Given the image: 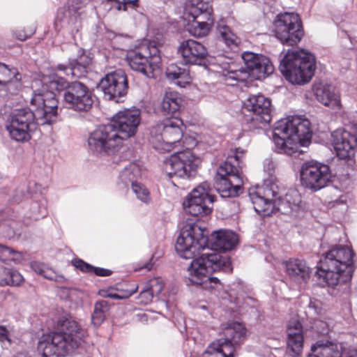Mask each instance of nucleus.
<instances>
[{
  "mask_svg": "<svg viewBox=\"0 0 357 357\" xmlns=\"http://www.w3.org/2000/svg\"><path fill=\"white\" fill-rule=\"evenodd\" d=\"M209 231L197 222H189L181 229L175 244L178 255L185 259H192L188 267V276L185 278L188 286H196L215 293L223 288V284L213 273H231V261L224 252L233 250L238 242L237 234L229 229Z\"/></svg>",
  "mask_w": 357,
  "mask_h": 357,
  "instance_id": "obj_1",
  "label": "nucleus"
},
{
  "mask_svg": "<svg viewBox=\"0 0 357 357\" xmlns=\"http://www.w3.org/2000/svg\"><path fill=\"white\" fill-rule=\"evenodd\" d=\"M31 105L32 109H16L7 119L6 129L15 142H27L37 126L52 125L56 121L57 101L52 93L33 94Z\"/></svg>",
  "mask_w": 357,
  "mask_h": 357,
  "instance_id": "obj_2",
  "label": "nucleus"
},
{
  "mask_svg": "<svg viewBox=\"0 0 357 357\" xmlns=\"http://www.w3.org/2000/svg\"><path fill=\"white\" fill-rule=\"evenodd\" d=\"M354 252L347 246L336 245L324 254L317 264L316 275L328 293L337 296L349 287L353 273Z\"/></svg>",
  "mask_w": 357,
  "mask_h": 357,
  "instance_id": "obj_3",
  "label": "nucleus"
},
{
  "mask_svg": "<svg viewBox=\"0 0 357 357\" xmlns=\"http://www.w3.org/2000/svg\"><path fill=\"white\" fill-rule=\"evenodd\" d=\"M56 329L40 338L38 349L42 357H65L78 349L87 336L76 321L67 318L58 321Z\"/></svg>",
  "mask_w": 357,
  "mask_h": 357,
  "instance_id": "obj_4",
  "label": "nucleus"
},
{
  "mask_svg": "<svg viewBox=\"0 0 357 357\" xmlns=\"http://www.w3.org/2000/svg\"><path fill=\"white\" fill-rule=\"evenodd\" d=\"M310 123L298 116H290L277 121L272 132L275 151L278 153L292 155L299 144L307 146L311 142Z\"/></svg>",
  "mask_w": 357,
  "mask_h": 357,
  "instance_id": "obj_5",
  "label": "nucleus"
},
{
  "mask_svg": "<svg viewBox=\"0 0 357 357\" xmlns=\"http://www.w3.org/2000/svg\"><path fill=\"white\" fill-rule=\"evenodd\" d=\"M273 186L250 189L249 197L255 212L262 218L271 215L275 211L282 214L293 215L300 208L301 197L297 191H291L283 198H277Z\"/></svg>",
  "mask_w": 357,
  "mask_h": 357,
  "instance_id": "obj_6",
  "label": "nucleus"
},
{
  "mask_svg": "<svg viewBox=\"0 0 357 357\" xmlns=\"http://www.w3.org/2000/svg\"><path fill=\"white\" fill-rule=\"evenodd\" d=\"M315 69V56L304 50H288L279 65V70L285 79L295 85H304L310 82Z\"/></svg>",
  "mask_w": 357,
  "mask_h": 357,
  "instance_id": "obj_7",
  "label": "nucleus"
},
{
  "mask_svg": "<svg viewBox=\"0 0 357 357\" xmlns=\"http://www.w3.org/2000/svg\"><path fill=\"white\" fill-rule=\"evenodd\" d=\"M126 60L131 69L146 77L154 78L161 73L162 59L155 41L145 40L139 47L128 51Z\"/></svg>",
  "mask_w": 357,
  "mask_h": 357,
  "instance_id": "obj_8",
  "label": "nucleus"
},
{
  "mask_svg": "<svg viewBox=\"0 0 357 357\" xmlns=\"http://www.w3.org/2000/svg\"><path fill=\"white\" fill-rule=\"evenodd\" d=\"M273 111L269 98L261 94L250 96L243 104L242 123L249 130L262 129L271 121Z\"/></svg>",
  "mask_w": 357,
  "mask_h": 357,
  "instance_id": "obj_9",
  "label": "nucleus"
},
{
  "mask_svg": "<svg viewBox=\"0 0 357 357\" xmlns=\"http://www.w3.org/2000/svg\"><path fill=\"white\" fill-rule=\"evenodd\" d=\"M273 25L275 38L284 45H296L304 36L302 21L296 13L278 14L274 20Z\"/></svg>",
  "mask_w": 357,
  "mask_h": 357,
  "instance_id": "obj_10",
  "label": "nucleus"
},
{
  "mask_svg": "<svg viewBox=\"0 0 357 357\" xmlns=\"http://www.w3.org/2000/svg\"><path fill=\"white\" fill-rule=\"evenodd\" d=\"M299 173L301 185L312 192L324 188L332 181L330 167L314 160L303 162Z\"/></svg>",
  "mask_w": 357,
  "mask_h": 357,
  "instance_id": "obj_11",
  "label": "nucleus"
},
{
  "mask_svg": "<svg viewBox=\"0 0 357 357\" xmlns=\"http://www.w3.org/2000/svg\"><path fill=\"white\" fill-rule=\"evenodd\" d=\"M70 86L61 99L63 107L77 113L89 112L97 99L93 89L79 80Z\"/></svg>",
  "mask_w": 357,
  "mask_h": 357,
  "instance_id": "obj_12",
  "label": "nucleus"
},
{
  "mask_svg": "<svg viewBox=\"0 0 357 357\" xmlns=\"http://www.w3.org/2000/svg\"><path fill=\"white\" fill-rule=\"evenodd\" d=\"M199 162V158L187 149L172 154L165 160V165L169 178L190 180L197 174Z\"/></svg>",
  "mask_w": 357,
  "mask_h": 357,
  "instance_id": "obj_13",
  "label": "nucleus"
},
{
  "mask_svg": "<svg viewBox=\"0 0 357 357\" xmlns=\"http://www.w3.org/2000/svg\"><path fill=\"white\" fill-rule=\"evenodd\" d=\"M238 169L225 161L220 165L214 177V188L222 198L238 197L242 192Z\"/></svg>",
  "mask_w": 357,
  "mask_h": 357,
  "instance_id": "obj_14",
  "label": "nucleus"
},
{
  "mask_svg": "<svg viewBox=\"0 0 357 357\" xmlns=\"http://www.w3.org/2000/svg\"><path fill=\"white\" fill-rule=\"evenodd\" d=\"M116 137L117 134L108 123L99 126L88 137L89 151L96 155L115 154L121 146Z\"/></svg>",
  "mask_w": 357,
  "mask_h": 357,
  "instance_id": "obj_15",
  "label": "nucleus"
},
{
  "mask_svg": "<svg viewBox=\"0 0 357 357\" xmlns=\"http://www.w3.org/2000/svg\"><path fill=\"white\" fill-rule=\"evenodd\" d=\"M97 89L102 92L105 99L115 102H122L128 90L127 75L122 69L107 73L100 79Z\"/></svg>",
  "mask_w": 357,
  "mask_h": 357,
  "instance_id": "obj_16",
  "label": "nucleus"
},
{
  "mask_svg": "<svg viewBox=\"0 0 357 357\" xmlns=\"http://www.w3.org/2000/svg\"><path fill=\"white\" fill-rule=\"evenodd\" d=\"M141 112L139 109H125L119 111L112 116L109 126L117 134L119 142L122 144L123 140H126L135 135L141 121Z\"/></svg>",
  "mask_w": 357,
  "mask_h": 357,
  "instance_id": "obj_17",
  "label": "nucleus"
},
{
  "mask_svg": "<svg viewBox=\"0 0 357 357\" xmlns=\"http://www.w3.org/2000/svg\"><path fill=\"white\" fill-rule=\"evenodd\" d=\"M215 197L210 195L204 185L194 188L183 202L185 212L192 216H203L212 211L210 206L215 201Z\"/></svg>",
  "mask_w": 357,
  "mask_h": 357,
  "instance_id": "obj_18",
  "label": "nucleus"
},
{
  "mask_svg": "<svg viewBox=\"0 0 357 357\" xmlns=\"http://www.w3.org/2000/svg\"><path fill=\"white\" fill-rule=\"evenodd\" d=\"M185 64L207 67L209 54L207 48L201 43L188 39L182 41L177 50Z\"/></svg>",
  "mask_w": 357,
  "mask_h": 357,
  "instance_id": "obj_19",
  "label": "nucleus"
},
{
  "mask_svg": "<svg viewBox=\"0 0 357 357\" xmlns=\"http://www.w3.org/2000/svg\"><path fill=\"white\" fill-rule=\"evenodd\" d=\"M356 133L351 134L342 128L331 133V141L337 156L341 160H351L355 155L357 147V123L354 125Z\"/></svg>",
  "mask_w": 357,
  "mask_h": 357,
  "instance_id": "obj_20",
  "label": "nucleus"
},
{
  "mask_svg": "<svg viewBox=\"0 0 357 357\" xmlns=\"http://www.w3.org/2000/svg\"><path fill=\"white\" fill-rule=\"evenodd\" d=\"M242 59L245 70L250 77L255 79H261L272 74L274 67L269 59L264 55L252 52H244Z\"/></svg>",
  "mask_w": 357,
  "mask_h": 357,
  "instance_id": "obj_21",
  "label": "nucleus"
},
{
  "mask_svg": "<svg viewBox=\"0 0 357 357\" xmlns=\"http://www.w3.org/2000/svg\"><path fill=\"white\" fill-rule=\"evenodd\" d=\"M22 74L17 68L0 62L1 96L17 95L22 89Z\"/></svg>",
  "mask_w": 357,
  "mask_h": 357,
  "instance_id": "obj_22",
  "label": "nucleus"
},
{
  "mask_svg": "<svg viewBox=\"0 0 357 357\" xmlns=\"http://www.w3.org/2000/svg\"><path fill=\"white\" fill-rule=\"evenodd\" d=\"M221 334L224 337L218 340L212 344L220 345V349H223V346H231L233 349V357L235 354V345L243 342L247 337V331L243 324L229 321L221 326Z\"/></svg>",
  "mask_w": 357,
  "mask_h": 357,
  "instance_id": "obj_23",
  "label": "nucleus"
},
{
  "mask_svg": "<svg viewBox=\"0 0 357 357\" xmlns=\"http://www.w3.org/2000/svg\"><path fill=\"white\" fill-rule=\"evenodd\" d=\"M287 354L291 357L301 356L303 349V331L301 323L297 319H291L287 327Z\"/></svg>",
  "mask_w": 357,
  "mask_h": 357,
  "instance_id": "obj_24",
  "label": "nucleus"
},
{
  "mask_svg": "<svg viewBox=\"0 0 357 357\" xmlns=\"http://www.w3.org/2000/svg\"><path fill=\"white\" fill-rule=\"evenodd\" d=\"M183 15L186 20H210L214 19L212 3L208 0H186Z\"/></svg>",
  "mask_w": 357,
  "mask_h": 357,
  "instance_id": "obj_25",
  "label": "nucleus"
},
{
  "mask_svg": "<svg viewBox=\"0 0 357 357\" xmlns=\"http://www.w3.org/2000/svg\"><path fill=\"white\" fill-rule=\"evenodd\" d=\"M47 201L40 193H35L31 197L29 207L23 218V222L30 225L34 222L45 218L47 214Z\"/></svg>",
  "mask_w": 357,
  "mask_h": 357,
  "instance_id": "obj_26",
  "label": "nucleus"
},
{
  "mask_svg": "<svg viewBox=\"0 0 357 357\" xmlns=\"http://www.w3.org/2000/svg\"><path fill=\"white\" fill-rule=\"evenodd\" d=\"M284 264L287 275L295 283L302 284L309 280L312 270L305 260L289 259Z\"/></svg>",
  "mask_w": 357,
  "mask_h": 357,
  "instance_id": "obj_27",
  "label": "nucleus"
},
{
  "mask_svg": "<svg viewBox=\"0 0 357 357\" xmlns=\"http://www.w3.org/2000/svg\"><path fill=\"white\" fill-rule=\"evenodd\" d=\"M313 90L318 102L333 109L340 108V97L333 85L323 83L315 84Z\"/></svg>",
  "mask_w": 357,
  "mask_h": 357,
  "instance_id": "obj_28",
  "label": "nucleus"
},
{
  "mask_svg": "<svg viewBox=\"0 0 357 357\" xmlns=\"http://www.w3.org/2000/svg\"><path fill=\"white\" fill-rule=\"evenodd\" d=\"M307 357H357V350L351 351L349 354H342L337 344L319 340L311 347Z\"/></svg>",
  "mask_w": 357,
  "mask_h": 357,
  "instance_id": "obj_29",
  "label": "nucleus"
},
{
  "mask_svg": "<svg viewBox=\"0 0 357 357\" xmlns=\"http://www.w3.org/2000/svg\"><path fill=\"white\" fill-rule=\"evenodd\" d=\"M141 176V167L135 162L126 165L121 172L116 183L117 190L122 194L129 190L130 185L132 188L135 180Z\"/></svg>",
  "mask_w": 357,
  "mask_h": 357,
  "instance_id": "obj_30",
  "label": "nucleus"
},
{
  "mask_svg": "<svg viewBox=\"0 0 357 357\" xmlns=\"http://www.w3.org/2000/svg\"><path fill=\"white\" fill-rule=\"evenodd\" d=\"M182 98L175 91L166 92L160 103V112L166 118H181Z\"/></svg>",
  "mask_w": 357,
  "mask_h": 357,
  "instance_id": "obj_31",
  "label": "nucleus"
},
{
  "mask_svg": "<svg viewBox=\"0 0 357 357\" xmlns=\"http://www.w3.org/2000/svg\"><path fill=\"white\" fill-rule=\"evenodd\" d=\"M187 65L185 63L181 66L176 63L169 64L165 70L167 79L180 87H185L186 85L190 84L192 79Z\"/></svg>",
  "mask_w": 357,
  "mask_h": 357,
  "instance_id": "obj_32",
  "label": "nucleus"
},
{
  "mask_svg": "<svg viewBox=\"0 0 357 357\" xmlns=\"http://www.w3.org/2000/svg\"><path fill=\"white\" fill-rule=\"evenodd\" d=\"M68 59L73 70L75 73V77L77 78L86 75L93 60L90 52L82 47H78L76 54L70 56Z\"/></svg>",
  "mask_w": 357,
  "mask_h": 357,
  "instance_id": "obj_33",
  "label": "nucleus"
},
{
  "mask_svg": "<svg viewBox=\"0 0 357 357\" xmlns=\"http://www.w3.org/2000/svg\"><path fill=\"white\" fill-rule=\"evenodd\" d=\"M231 303L235 308L231 307L230 312H261L259 301L254 296L244 294L236 296Z\"/></svg>",
  "mask_w": 357,
  "mask_h": 357,
  "instance_id": "obj_34",
  "label": "nucleus"
},
{
  "mask_svg": "<svg viewBox=\"0 0 357 357\" xmlns=\"http://www.w3.org/2000/svg\"><path fill=\"white\" fill-rule=\"evenodd\" d=\"M166 127L163 135V140L168 144H176L183 137L181 118H166Z\"/></svg>",
  "mask_w": 357,
  "mask_h": 357,
  "instance_id": "obj_35",
  "label": "nucleus"
},
{
  "mask_svg": "<svg viewBox=\"0 0 357 357\" xmlns=\"http://www.w3.org/2000/svg\"><path fill=\"white\" fill-rule=\"evenodd\" d=\"M24 281L22 275L16 270L0 266V286H20Z\"/></svg>",
  "mask_w": 357,
  "mask_h": 357,
  "instance_id": "obj_36",
  "label": "nucleus"
},
{
  "mask_svg": "<svg viewBox=\"0 0 357 357\" xmlns=\"http://www.w3.org/2000/svg\"><path fill=\"white\" fill-rule=\"evenodd\" d=\"M188 31L195 37H204L208 35L214 25V19L210 20H187Z\"/></svg>",
  "mask_w": 357,
  "mask_h": 357,
  "instance_id": "obj_37",
  "label": "nucleus"
},
{
  "mask_svg": "<svg viewBox=\"0 0 357 357\" xmlns=\"http://www.w3.org/2000/svg\"><path fill=\"white\" fill-rule=\"evenodd\" d=\"M71 84H74V81L69 82L66 78L63 77L58 76L56 75H54L50 77V80L48 82V88L51 91H43L41 93H45L46 92H50L54 94V98H56V94L52 91V90L56 91L59 93H61V97L67 92L68 89H70V86ZM40 93V92L37 94ZM34 94H36V93ZM57 100L56 98H55ZM58 102V100H56Z\"/></svg>",
  "mask_w": 357,
  "mask_h": 357,
  "instance_id": "obj_38",
  "label": "nucleus"
},
{
  "mask_svg": "<svg viewBox=\"0 0 357 357\" xmlns=\"http://www.w3.org/2000/svg\"><path fill=\"white\" fill-rule=\"evenodd\" d=\"M216 29L219 33V37L227 47L236 45V36L234 34L230 28L226 24L225 20L223 17H221L218 22H217Z\"/></svg>",
  "mask_w": 357,
  "mask_h": 357,
  "instance_id": "obj_39",
  "label": "nucleus"
},
{
  "mask_svg": "<svg viewBox=\"0 0 357 357\" xmlns=\"http://www.w3.org/2000/svg\"><path fill=\"white\" fill-rule=\"evenodd\" d=\"M219 348V344L211 343L202 357H233V349L231 346H223V349Z\"/></svg>",
  "mask_w": 357,
  "mask_h": 357,
  "instance_id": "obj_40",
  "label": "nucleus"
},
{
  "mask_svg": "<svg viewBox=\"0 0 357 357\" xmlns=\"http://www.w3.org/2000/svg\"><path fill=\"white\" fill-rule=\"evenodd\" d=\"M224 75L227 79H232L238 82H244L248 77V73L243 67H237L235 65H229L228 68H224Z\"/></svg>",
  "mask_w": 357,
  "mask_h": 357,
  "instance_id": "obj_41",
  "label": "nucleus"
},
{
  "mask_svg": "<svg viewBox=\"0 0 357 357\" xmlns=\"http://www.w3.org/2000/svg\"><path fill=\"white\" fill-rule=\"evenodd\" d=\"M22 259V255L21 252L0 243V261L5 263L9 261L19 263Z\"/></svg>",
  "mask_w": 357,
  "mask_h": 357,
  "instance_id": "obj_42",
  "label": "nucleus"
},
{
  "mask_svg": "<svg viewBox=\"0 0 357 357\" xmlns=\"http://www.w3.org/2000/svg\"><path fill=\"white\" fill-rule=\"evenodd\" d=\"M132 190L136 195L137 199L142 202L146 204L151 202V197L149 189L144 184L137 182V179L135 180L134 183H132Z\"/></svg>",
  "mask_w": 357,
  "mask_h": 357,
  "instance_id": "obj_43",
  "label": "nucleus"
},
{
  "mask_svg": "<svg viewBox=\"0 0 357 357\" xmlns=\"http://www.w3.org/2000/svg\"><path fill=\"white\" fill-rule=\"evenodd\" d=\"M145 286L154 296H158L163 290L165 284L161 278H153L147 281Z\"/></svg>",
  "mask_w": 357,
  "mask_h": 357,
  "instance_id": "obj_44",
  "label": "nucleus"
},
{
  "mask_svg": "<svg viewBox=\"0 0 357 357\" xmlns=\"http://www.w3.org/2000/svg\"><path fill=\"white\" fill-rule=\"evenodd\" d=\"M71 264L77 269L84 273H92L93 266L84 261L83 259L75 258L71 261Z\"/></svg>",
  "mask_w": 357,
  "mask_h": 357,
  "instance_id": "obj_45",
  "label": "nucleus"
},
{
  "mask_svg": "<svg viewBox=\"0 0 357 357\" xmlns=\"http://www.w3.org/2000/svg\"><path fill=\"white\" fill-rule=\"evenodd\" d=\"M166 118L162 121L156 122L150 129V134L153 137L160 136L163 139V135L166 127Z\"/></svg>",
  "mask_w": 357,
  "mask_h": 357,
  "instance_id": "obj_46",
  "label": "nucleus"
},
{
  "mask_svg": "<svg viewBox=\"0 0 357 357\" xmlns=\"http://www.w3.org/2000/svg\"><path fill=\"white\" fill-rule=\"evenodd\" d=\"M153 296L154 295L151 292L150 289L144 285L137 298V303L142 305H147L152 301Z\"/></svg>",
  "mask_w": 357,
  "mask_h": 357,
  "instance_id": "obj_47",
  "label": "nucleus"
},
{
  "mask_svg": "<svg viewBox=\"0 0 357 357\" xmlns=\"http://www.w3.org/2000/svg\"><path fill=\"white\" fill-rule=\"evenodd\" d=\"M54 70L56 71L62 72L66 76H72L75 77V73L73 70L72 66H70V62L69 59H68V63H59L54 67Z\"/></svg>",
  "mask_w": 357,
  "mask_h": 357,
  "instance_id": "obj_48",
  "label": "nucleus"
},
{
  "mask_svg": "<svg viewBox=\"0 0 357 357\" xmlns=\"http://www.w3.org/2000/svg\"><path fill=\"white\" fill-rule=\"evenodd\" d=\"M15 225L16 222L15 221H11L9 223H8V226L10 227L7 234L8 236L11 237L15 235H20L21 232L18 229L15 228ZM6 225H7V221H4L0 223V227H4Z\"/></svg>",
  "mask_w": 357,
  "mask_h": 357,
  "instance_id": "obj_49",
  "label": "nucleus"
},
{
  "mask_svg": "<svg viewBox=\"0 0 357 357\" xmlns=\"http://www.w3.org/2000/svg\"><path fill=\"white\" fill-rule=\"evenodd\" d=\"M31 268L35 273L43 276L47 266L43 263L33 261L31 263Z\"/></svg>",
  "mask_w": 357,
  "mask_h": 357,
  "instance_id": "obj_50",
  "label": "nucleus"
},
{
  "mask_svg": "<svg viewBox=\"0 0 357 357\" xmlns=\"http://www.w3.org/2000/svg\"><path fill=\"white\" fill-rule=\"evenodd\" d=\"M92 273L97 276L107 277L112 274V271L105 268L93 266Z\"/></svg>",
  "mask_w": 357,
  "mask_h": 357,
  "instance_id": "obj_51",
  "label": "nucleus"
},
{
  "mask_svg": "<svg viewBox=\"0 0 357 357\" xmlns=\"http://www.w3.org/2000/svg\"><path fill=\"white\" fill-rule=\"evenodd\" d=\"M264 169L269 176H272L275 172V164L271 159H266L264 162Z\"/></svg>",
  "mask_w": 357,
  "mask_h": 357,
  "instance_id": "obj_52",
  "label": "nucleus"
},
{
  "mask_svg": "<svg viewBox=\"0 0 357 357\" xmlns=\"http://www.w3.org/2000/svg\"><path fill=\"white\" fill-rule=\"evenodd\" d=\"M308 307L310 310H314V312H321L323 304L322 302L318 299H310Z\"/></svg>",
  "mask_w": 357,
  "mask_h": 357,
  "instance_id": "obj_53",
  "label": "nucleus"
},
{
  "mask_svg": "<svg viewBox=\"0 0 357 357\" xmlns=\"http://www.w3.org/2000/svg\"><path fill=\"white\" fill-rule=\"evenodd\" d=\"M91 324L94 326H99L105 319L104 314H91Z\"/></svg>",
  "mask_w": 357,
  "mask_h": 357,
  "instance_id": "obj_54",
  "label": "nucleus"
},
{
  "mask_svg": "<svg viewBox=\"0 0 357 357\" xmlns=\"http://www.w3.org/2000/svg\"><path fill=\"white\" fill-rule=\"evenodd\" d=\"M108 1L119 2V0H107ZM123 10H126L127 4H131L133 8H137L139 6V0H122Z\"/></svg>",
  "mask_w": 357,
  "mask_h": 357,
  "instance_id": "obj_55",
  "label": "nucleus"
},
{
  "mask_svg": "<svg viewBox=\"0 0 357 357\" xmlns=\"http://www.w3.org/2000/svg\"><path fill=\"white\" fill-rule=\"evenodd\" d=\"M33 34V31H30L29 33H26L24 31H18L15 32V36L17 39L21 41H24L26 39L29 38Z\"/></svg>",
  "mask_w": 357,
  "mask_h": 357,
  "instance_id": "obj_56",
  "label": "nucleus"
},
{
  "mask_svg": "<svg viewBox=\"0 0 357 357\" xmlns=\"http://www.w3.org/2000/svg\"><path fill=\"white\" fill-rule=\"evenodd\" d=\"M56 273L52 268L47 266L45 273L43 275V277L45 278L53 281L54 278L56 277Z\"/></svg>",
  "mask_w": 357,
  "mask_h": 357,
  "instance_id": "obj_57",
  "label": "nucleus"
},
{
  "mask_svg": "<svg viewBox=\"0 0 357 357\" xmlns=\"http://www.w3.org/2000/svg\"><path fill=\"white\" fill-rule=\"evenodd\" d=\"M107 301H99V302H96V305H95V309H94V311L93 312L94 313H96V312H104V310H102V309H99V306L100 307H103L104 306L107 305Z\"/></svg>",
  "mask_w": 357,
  "mask_h": 357,
  "instance_id": "obj_58",
  "label": "nucleus"
},
{
  "mask_svg": "<svg viewBox=\"0 0 357 357\" xmlns=\"http://www.w3.org/2000/svg\"><path fill=\"white\" fill-rule=\"evenodd\" d=\"M107 297L116 299V300H121L125 298L124 296H121L116 293L109 292L107 295Z\"/></svg>",
  "mask_w": 357,
  "mask_h": 357,
  "instance_id": "obj_59",
  "label": "nucleus"
},
{
  "mask_svg": "<svg viewBox=\"0 0 357 357\" xmlns=\"http://www.w3.org/2000/svg\"><path fill=\"white\" fill-rule=\"evenodd\" d=\"M137 319L143 324H145L148 321L146 314H137Z\"/></svg>",
  "mask_w": 357,
  "mask_h": 357,
  "instance_id": "obj_60",
  "label": "nucleus"
},
{
  "mask_svg": "<svg viewBox=\"0 0 357 357\" xmlns=\"http://www.w3.org/2000/svg\"><path fill=\"white\" fill-rule=\"evenodd\" d=\"M53 281H55V282H59V283H62L66 281V278L63 275L56 273V277L54 278Z\"/></svg>",
  "mask_w": 357,
  "mask_h": 357,
  "instance_id": "obj_61",
  "label": "nucleus"
},
{
  "mask_svg": "<svg viewBox=\"0 0 357 357\" xmlns=\"http://www.w3.org/2000/svg\"><path fill=\"white\" fill-rule=\"evenodd\" d=\"M7 330L5 327L0 326V338H4L6 337Z\"/></svg>",
  "mask_w": 357,
  "mask_h": 357,
  "instance_id": "obj_62",
  "label": "nucleus"
},
{
  "mask_svg": "<svg viewBox=\"0 0 357 357\" xmlns=\"http://www.w3.org/2000/svg\"><path fill=\"white\" fill-rule=\"evenodd\" d=\"M143 268H146V270L149 271V270H151V268H152V264H151V263H146V264L144 266V267H143Z\"/></svg>",
  "mask_w": 357,
  "mask_h": 357,
  "instance_id": "obj_63",
  "label": "nucleus"
},
{
  "mask_svg": "<svg viewBox=\"0 0 357 357\" xmlns=\"http://www.w3.org/2000/svg\"><path fill=\"white\" fill-rule=\"evenodd\" d=\"M119 3L118 6L116 7V8L120 10H123V4L121 3V1L119 0V2H117Z\"/></svg>",
  "mask_w": 357,
  "mask_h": 357,
  "instance_id": "obj_64",
  "label": "nucleus"
}]
</instances>
